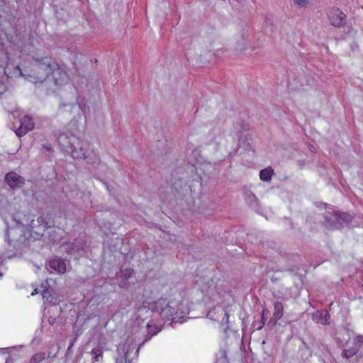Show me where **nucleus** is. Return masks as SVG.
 Masks as SVG:
<instances>
[{"mask_svg": "<svg viewBox=\"0 0 363 363\" xmlns=\"http://www.w3.org/2000/svg\"><path fill=\"white\" fill-rule=\"evenodd\" d=\"M45 358L46 354L45 352L36 353L30 358V363H40Z\"/></svg>", "mask_w": 363, "mask_h": 363, "instance_id": "412c9836", "label": "nucleus"}, {"mask_svg": "<svg viewBox=\"0 0 363 363\" xmlns=\"http://www.w3.org/2000/svg\"><path fill=\"white\" fill-rule=\"evenodd\" d=\"M283 304L281 302L276 301L274 303V313H273V317H274V322L277 321L279 320L282 315H283Z\"/></svg>", "mask_w": 363, "mask_h": 363, "instance_id": "a211bd4d", "label": "nucleus"}, {"mask_svg": "<svg viewBox=\"0 0 363 363\" xmlns=\"http://www.w3.org/2000/svg\"><path fill=\"white\" fill-rule=\"evenodd\" d=\"M212 142L216 144V148L218 149L220 145L225 148L228 147H233L235 144V138L229 134H225L223 131H218L212 138Z\"/></svg>", "mask_w": 363, "mask_h": 363, "instance_id": "6e6552de", "label": "nucleus"}, {"mask_svg": "<svg viewBox=\"0 0 363 363\" xmlns=\"http://www.w3.org/2000/svg\"><path fill=\"white\" fill-rule=\"evenodd\" d=\"M84 243L82 240L76 239L74 242H67L61 245L63 250L68 255L77 256L84 250Z\"/></svg>", "mask_w": 363, "mask_h": 363, "instance_id": "1a4fd4ad", "label": "nucleus"}, {"mask_svg": "<svg viewBox=\"0 0 363 363\" xmlns=\"http://www.w3.org/2000/svg\"><path fill=\"white\" fill-rule=\"evenodd\" d=\"M277 321H274V317L272 316V318L269 320V323H268V325L270 326V327H273L276 325Z\"/></svg>", "mask_w": 363, "mask_h": 363, "instance_id": "cd10ccee", "label": "nucleus"}, {"mask_svg": "<svg viewBox=\"0 0 363 363\" xmlns=\"http://www.w3.org/2000/svg\"><path fill=\"white\" fill-rule=\"evenodd\" d=\"M54 320H55L54 319H53V320H52L49 319V322H50L51 324H52V323H54Z\"/></svg>", "mask_w": 363, "mask_h": 363, "instance_id": "2f4dec72", "label": "nucleus"}, {"mask_svg": "<svg viewBox=\"0 0 363 363\" xmlns=\"http://www.w3.org/2000/svg\"><path fill=\"white\" fill-rule=\"evenodd\" d=\"M38 293V289H35V290L31 293V295H32V296H34V295L37 294Z\"/></svg>", "mask_w": 363, "mask_h": 363, "instance_id": "c85d7f7f", "label": "nucleus"}, {"mask_svg": "<svg viewBox=\"0 0 363 363\" xmlns=\"http://www.w3.org/2000/svg\"><path fill=\"white\" fill-rule=\"evenodd\" d=\"M177 305L175 302L160 299L155 303L154 311L163 319L174 320L178 317Z\"/></svg>", "mask_w": 363, "mask_h": 363, "instance_id": "39448f33", "label": "nucleus"}, {"mask_svg": "<svg viewBox=\"0 0 363 363\" xmlns=\"http://www.w3.org/2000/svg\"><path fill=\"white\" fill-rule=\"evenodd\" d=\"M5 181L13 189L21 187L25 183L24 178L14 172L7 173L5 177Z\"/></svg>", "mask_w": 363, "mask_h": 363, "instance_id": "f8f14e48", "label": "nucleus"}, {"mask_svg": "<svg viewBox=\"0 0 363 363\" xmlns=\"http://www.w3.org/2000/svg\"><path fill=\"white\" fill-rule=\"evenodd\" d=\"M294 2L299 7H305L308 4V0H295Z\"/></svg>", "mask_w": 363, "mask_h": 363, "instance_id": "b1692460", "label": "nucleus"}, {"mask_svg": "<svg viewBox=\"0 0 363 363\" xmlns=\"http://www.w3.org/2000/svg\"><path fill=\"white\" fill-rule=\"evenodd\" d=\"M134 348H130V345H123L118 348V352L122 350L123 354H119V356L116 358V363H127V359L129 357V353L133 352Z\"/></svg>", "mask_w": 363, "mask_h": 363, "instance_id": "dca6fc26", "label": "nucleus"}, {"mask_svg": "<svg viewBox=\"0 0 363 363\" xmlns=\"http://www.w3.org/2000/svg\"><path fill=\"white\" fill-rule=\"evenodd\" d=\"M330 315L327 311H316L313 314V320L317 323H320L322 325H328L330 324Z\"/></svg>", "mask_w": 363, "mask_h": 363, "instance_id": "ddd939ff", "label": "nucleus"}, {"mask_svg": "<svg viewBox=\"0 0 363 363\" xmlns=\"http://www.w3.org/2000/svg\"><path fill=\"white\" fill-rule=\"evenodd\" d=\"M0 276H2V274H0Z\"/></svg>", "mask_w": 363, "mask_h": 363, "instance_id": "473e14b6", "label": "nucleus"}, {"mask_svg": "<svg viewBox=\"0 0 363 363\" xmlns=\"http://www.w3.org/2000/svg\"><path fill=\"white\" fill-rule=\"evenodd\" d=\"M6 91V87L2 82L0 81V96Z\"/></svg>", "mask_w": 363, "mask_h": 363, "instance_id": "bb28decb", "label": "nucleus"}, {"mask_svg": "<svg viewBox=\"0 0 363 363\" xmlns=\"http://www.w3.org/2000/svg\"><path fill=\"white\" fill-rule=\"evenodd\" d=\"M202 293L213 301H216L219 296L216 283L211 277H203L200 281Z\"/></svg>", "mask_w": 363, "mask_h": 363, "instance_id": "423d86ee", "label": "nucleus"}, {"mask_svg": "<svg viewBox=\"0 0 363 363\" xmlns=\"http://www.w3.org/2000/svg\"><path fill=\"white\" fill-rule=\"evenodd\" d=\"M56 66V62L49 57L40 58L33 57L28 68L20 74L26 80L34 84L43 83L50 75L51 69Z\"/></svg>", "mask_w": 363, "mask_h": 363, "instance_id": "f03ea898", "label": "nucleus"}, {"mask_svg": "<svg viewBox=\"0 0 363 363\" xmlns=\"http://www.w3.org/2000/svg\"><path fill=\"white\" fill-rule=\"evenodd\" d=\"M354 346L353 347H357L359 350L361 345L363 344V335H357L354 339Z\"/></svg>", "mask_w": 363, "mask_h": 363, "instance_id": "5701e85b", "label": "nucleus"}, {"mask_svg": "<svg viewBox=\"0 0 363 363\" xmlns=\"http://www.w3.org/2000/svg\"><path fill=\"white\" fill-rule=\"evenodd\" d=\"M91 354L93 357L94 362H99L101 359H102V348L100 347H96L91 350Z\"/></svg>", "mask_w": 363, "mask_h": 363, "instance_id": "aec40b11", "label": "nucleus"}, {"mask_svg": "<svg viewBox=\"0 0 363 363\" xmlns=\"http://www.w3.org/2000/svg\"><path fill=\"white\" fill-rule=\"evenodd\" d=\"M49 267L58 273L63 274L66 272V263L63 259L54 258L49 262Z\"/></svg>", "mask_w": 363, "mask_h": 363, "instance_id": "2eb2a0df", "label": "nucleus"}, {"mask_svg": "<svg viewBox=\"0 0 363 363\" xmlns=\"http://www.w3.org/2000/svg\"><path fill=\"white\" fill-rule=\"evenodd\" d=\"M263 324H264V323L262 322V325H260L259 327H258V328H257V329H258V330H260V329H261V328H262V326H263Z\"/></svg>", "mask_w": 363, "mask_h": 363, "instance_id": "7c9ffc66", "label": "nucleus"}, {"mask_svg": "<svg viewBox=\"0 0 363 363\" xmlns=\"http://www.w3.org/2000/svg\"><path fill=\"white\" fill-rule=\"evenodd\" d=\"M225 316L226 317V320H227V322L228 321V313L225 312Z\"/></svg>", "mask_w": 363, "mask_h": 363, "instance_id": "c756f323", "label": "nucleus"}, {"mask_svg": "<svg viewBox=\"0 0 363 363\" xmlns=\"http://www.w3.org/2000/svg\"><path fill=\"white\" fill-rule=\"evenodd\" d=\"M249 128V125L247 124L242 125L241 128H236V132L238 134V136L240 137V133L241 132V130H247Z\"/></svg>", "mask_w": 363, "mask_h": 363, "instance_id": "393cba45", "label": "nucleus"}, {"mask_svg": "<svg viewBox=\"0 0 363 363\" xmlns=\"http://www.w3.org/2000/svg\"><path fill=\"white\" fill-rule=\"evenodd\" d=\"M57 141L62 150L70 155L74 159L86 160L87 163L98 164L100 157L96 152L88 151V145L79 138L71 133H61L57 136Z\"/></svg>", "mask_w": 363, "mask_h": 363, "instance_id": "f257e3e1", "label": "nucleus"}, {"mask_svg": "<svg viewBox=\"0 0 363 363\" xmlns=\"http://www.w3.org/2000/svg\"><path fill=\"white\" fill-rule=\"evenodd\" d=\"M146 328H147V333L145 335V340L143 341V342L139 345V347H138L136 352H135V354H138L139 352V350L140 348V347L147 341H148L149 340H150L152 338V337H153L154 335H155L158 332L160 331V329L155 325H150L149 323L147 324L146 325Z\"/></svg>", "mask_w": 363, "mask_h": 363, "instance_id": "4468645a", "label": "nucleus"}, {"mask_svg": "<svg viewBox=\"0 0 363 363\" xmlns=\"http://www.w3.org/2000/svg\"><path fill=\"white\" fill-rule=\"evenodd\" d=\"M357 352H358V348L352 347L350 349L344 350L342 353V356L345 358L349 359V358L353 357L354 355H355L357 353Z\"/></svg>", "mask_w": 363, "mask_h": 363, "instance_id": "4be33fe9", "label": "nucleus"}, {"mask_svg": "<svg viewBox=\"0 0 363 363\" xmlns=\"http://www.w3.org/2000/svg\"><path fill=\"white\" fill-rule=\"evenodd\" d=\"M327 16L330 25L334 27L341 28L346 24V15L337 8L330 9Z\"/></svg>", "mask_w": 363, "mask_h": 363, "instance_id": "0eeeda50", "label": "nucleus"}, {"mask_svg": "<svg viewBox=\"0 0 363 363\" xmlns=\"http://www.w3.org/2000/svg\"><path fill=\"white\" fill-rule=\"evenodd\" d=\"M273 173H274V170L270 167L265 168L264 169H262L259 172L260 179L264 182H269L271 180Z\"/></svg>", "mask_w": 363, "mask_h": 363, "instance_id": "6ab92c4d", "label": "nucleus"}, {"mask_svg": "<svg viewBox=\"0 0 363 363\" xmlns=\"http://www.w3.org/2000/svg\"><path fill=\"white\" fill-rule=\"evenodd\" d=\"M55 67L51 69L50 74L52 77L54 84L57 86H61L65 84L68 80L67 73L60 67L59 65L56 62Z\"/></svg>", "mask_w": 363, "mask_h": 363, "instance_id": "9d476101", "label": "nucleus"}, {"mask_svg": "<svg viewBox=\"0 0 363 363\" xmlns=\"http://www.w3.org/2000/svg\"><path fill=\"white\" fill-rule=\"evenodd\" d=\"M34 122L33 118L29 116H23L20 120V127L16 131V134L18 137L26 135L34 128Z\"/></svg>", "mask_w": 363, "mask_h": 363, "instance_id": "9b49d317", "label": "nucleus"}, {"mask_svg": "<svg viewBox=\"0 0 363 363\" xmlns=\"http://www.w3.org/2000/svg\"><path fill=\"white\" fill-rule=\"evenodd\" d=\"M324 217L327 224L335 229H340L344 225L349 224L353 218V216L339 211H326Z\"/></svg>", "mask_w": 363, "mask_h": 363, "instance_id": "20e7f679", "label": "nucleus"}, {"mask_svg": "<svg viewBox=\"0 0 363 363\" xmlns=\"http://www.w3.org/2000/svg\"><path fill=\"white\" fill-rule=\"evenodd\" d=\"M6 235L9 245L16 250L28 246L31 239L28 227L19 223L13 227H9Z\"/></svg>", "mask_w": 363, "mask_h": 363, "instance_id": "7ed1b4c3", "label": "nucleus"}, {"mask_svg": "<svg viewBox=\"0 0 363 363\" xmlns=\"http://www.w3.org/2000/svg\"><path fill=\"white\" fill-rule=\"evenodd\" d=\"M245 199L247 205H249L251 208L257 209L259 206L258 199L255 194L250 191L245 192Z\"/></svg>", "mask_w": 363, "mask_h": 363, "instance_id": "f3484780", "label": "nucleus"}, {"mask_svg": "<svg viewBox=\"0 0 363 363\" xmlns=\"http://www.w3.org/2000/svg\"><path fill=\"white\" fill-rule=\"evenodd\" d=\"M42 295H43V298H46L47 301H49V298L50 296V292H49V291L48 289L43 290V291L42 293Z\"/></svg>", "mask_w": 363, "mask_h": 363, "instance_id": "a878e982", "label": "nucleus"}]
</instances>
